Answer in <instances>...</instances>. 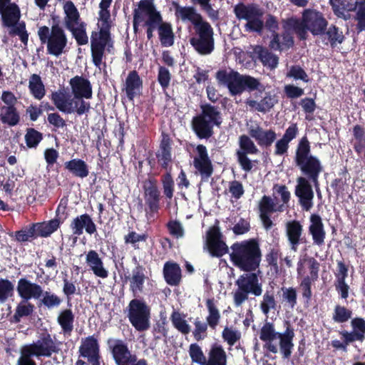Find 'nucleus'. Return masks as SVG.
I'll list each match as a JSON object with an SVG mask.
<instances>
[{
	"label": "nucleus",
	"mask_w": 365,
	"mask_h": 365,
	"mask_svg": "<svg viewBox=\"0 0 365 365\" xmlns=\"http://www.w3.org/2000/svg\"><path fill=\"white\" fill-rule=\"evenodd\" d=\"M86 262L90 270L98 277L105 279L108 277V271L104 267L102 258L93 250H89L86 255Z\"/></svg>",
	"instance_id": "nucleus-39"
},
{
	"label": "nucleus",
	"mask_w": 365,
	"mask_h": 365,
	"mask_svg": "<svg viewBox=\"0 0 365 365\" xmlns=\"http://www.w3.org/2000/svg\"><path fill=\"white\" fill-rule=\"evenodd\" d=\"M29 89L35 99L41 100L46 95L45 86L38 74L34 73L30 76Z\"/></svg>",
	"instance_id": "nucleus-51"
},
{
	"label": "nucleus",
	"mask_w": 365,
	"mask_h": 365,
	"mask_svg": "<svg viewBox=\"0 0 365 365\" xmlns=\"http://www.w3.org/2000/svg\"><path fill=\"white\" fill-rule=\"evenodd\" d=\"M247 130L250 136L261 148H270L277 138V133L274 129H264L257 122L248 125Z\"/></svg>",
	"instance_id": "nucleus-26"
},
{
	"label": "nucleus",
	"mask_w": 365,
	"mask_h": 365,
	"mask_svg": "<svg viewBox=\"0 0 365 365\" xmlns=\"http://www.w3.org/2000/svg\"><path fill=\"white\" fill-rule=\"evenodd\" d=\"M285 330L284 332H278L275 330L272 322H266L259 331V339L264 342L263 349L273 354L278 351L277 346L273 341L279 339V349L284 359L291 356L294 347L293 339L295 334L292 326L289 321H284Z\"/></svg>",
	"instance_id": "nucleus-3"
},
{
	"label": "nucleus",
	"mask_w": 365,
	"mask_h": 365,
	"mask_svg": "<svg viewBox=\"0 0 365 365\" xmlns=\"http://www.w3.org/2000/svg\"><path fill=\"white\" fill-rule=\"evenodd\" d=\"M35 306L29 300L21 299L15 309L14 315L11 317V323H19L23 317H27L33 314Z\"/></svg>",
	"instance_id": "nucleus-47"
},
{
	"label": "nucleus",
	"mask_w": 365,
	"mask_h": 365,
	"mask_svg": "<svg viewBox=\"0 0 365 365\" xmlns=\"http://www.w3.org/2000/svg\"><path fill=\"white\" fill-rule=\"evenodd\" d=\"M50 98L56 108L66 114L76 113L81 116L89 113L91 108L90 102L85 100L73 101L74 107H73V101H67L65 91L63 90L52 92Z\"/></svg>",
	"instance_id": "nucleus-20"
},
{
	"label": "nucleus",
	"mask_w": 365,
	"mask_h": 365,
	"mask_svg": "<svg viewBox=\"0 0 365 365\" xmlns=\"http://www.w3.org/2000/svg\"><path fill=\"white\" fill-rule=\"evenodd\" d=\"M252 57L260 61L263 66L270 70L275 69L279 64V57L274 54L268 48L261 45L254 46Z\"/></svg>",
	"instance_id": "nucleus-37"
},
{
	"label": "nucleus",
	"mask_w": 365,
	"mask_h": 365,
	"mask_svg": "<svg viewBox=\"0 0 365 365\" xmlns=\"http://www.w3.org/2000/svg\"><path fill=\"white\" fill-rule=\"evenodd\" d=\"M43 138L42 133L33 128H27L25 135L26 144L29 148H36Z\"/></svg>",
	"instance_id": "nucleus-62"
},
{
	"label": "nucleus",
	"mask_w": 365,
	"mask_h": 365,
	"mask_svg": "<svg viewBox=\"0 0 365 365\" xmlns=\"http://www.w3.org/2000/svg\"><path fill=\"white\" fill-rule=\"evenodd\" d=\"M0 120L4 124L15 126L20 121V115L15 106H3L0 114Z\"/></svg>",
	"instance_id": "nucleus-53"
},
{
	"label": "nucleus",
	"mask_w": 365,
	"mask_h": 365,
	"mask_svg": "<svg viewBox=\"0 0 365 365\" xmlns=\"http://www.w3.org/2000/svg\"><path fill=\"white\" fill-rule=\"evenodd\" d=\"M9 235L16 242L21 245H26L27 242L36 239V235L32 223L22 227L19 230L10 232Z\"/></svg>",
	"instance_id": "nucleus-49"
},
{
	"label": "nucleus",
	"mask_w": 365,
	"mask_h": 365,
	"mask_svg": "<svg viewBox=\"0 0 365 365\" xmlns=\"http://www.w3.org/2000/svg\"><path fill=\"white\" fill-rule=\"evenodd\" d=\"M294 162L301 171L307 176L297 179L294 194L298 197L299 203L303 210L309 211L313 207L314 191L309 180L315 185H318L319 174L322 171L320 160L311 155L310 143L307 136L302 137L297 145Z\"/></svg>",
	"instance_id": "nucleus-1"
},
{
	"label": "nucleus",
	"mask_w": 365,
	"mask_h": 365,
	"mask_svg": "<svg viewBox=\"0 0 365 365\" xmlns=\"http://www.w3.org/2000/svg\"><path fill=\"white\" fill-rule=\"evenodd\" d=\"M195 150L197 155L193 159V166L200 175L201 180L207 181L212 176L214 168L207 148L205 145L200 144L197 145Z\"/></svg>",
	"instance_id": "nucleus-25"
},
{
	"label": "nucleus",
	"mask_w": 365,
	"mask_h": 365,
	"mask_svg": "<svg viewBox=\"0 0 365 365\" xmlns=\"http://www.w3.org/2000/svg\"><path fill=\"white\" fill-rule=\"evenodd\" d=\"M74 101L91 99L93 96L92 85L83 76H75L69 81Z\"/></svg>",
	"instance_id": "nucleus-32"
},
{
	"label": "nucleus",
	"mask_w": 365,
	"mask_h": 365,
	"mask_svg": "<svg viewBox=\"0 0 365 365\" xmlns=\"http://www.w3.org/2000/svg\"><path fill=\"white\" fill-rule=\"evenodd\" d=\"M238 143L240 149L236 151L237 162L244 171L250 172L253 168V164L247 155H256L259 150L250 135H240Z\"/></svg>",
	"instance_id": "nucleus-21"
},
{
	"label": "nucleus",
	"mask_w": 365,
	"mask_h": 365,
	"mask_svg": "<svg viewBox=\"0 0 365 365\" xmlns=\"http://www.w3.org/2000/svg\"><path fill=\"white\" fill-rule=\"evenodd\" d=\"M319 269L320 263L314 257L305 255L297 262V278L308 277L311 281H317L319 278Z\"/></svg>",
	"instance_id": "nucleus-31"
},
{
	"label": "nucleus",
	"mask_w": 365,
	"mask_h": 365,
	"mask_svg": "<svg viewBox=\"0 0 365 365\" xmlns=\"http://www.w3.org/2000/svg\"><path fill=\"white\" fill-rule=\"evenodd\" d=\"M283 205H278L269 195H263L258 203L259 218L263 227L269 230L273 226L270 215L275 212H282Z\"/></svg>",
	"instance_id": "nucleus-29"
},
{
	"label": "nucleus",
	"mask_w": 365,
	"mask_h": 365,
	"mask_svg": "<svg viewBox=\"0 0 365 365\" xmlns=\"http://www.w3.org/2000/svg\"><path fill=\"white\" fill-rule=\"evenodd\" d=\"M352 311L344 306L337 304L335 306L332 319L336 323H345L351 318Z\"/></svg>",
	"instance_id": "nucleus-60"
},
{
	"label": "nucleus",
	"mask_w": 365,
	"mask_h": 365,
	"mask_svg": "<svg viewBox=\"0 0 365 365\" xmlns=\"http://www.w3.org/2000/svg\"><path fill=\"white\" fill-rule=\"evenodd\" d=\"M287 21L288 19L282 21L283 31L279 34V24L277 18L271 14L267 15L264 28L271 33L269 42L270 50L283 51L294 46V37L291 32L292 27L287 25Z\"/></svg>",
	"instance_id": "nucleus-9"
},
{
	"label": "nucleus",
	"mask_w": 365,
	"mask_h": 365,
	"mask_svg": "<svg viewBox=\"0 0 365 365\" xmlns=\"http://www.w3.org/2000/svg\"><path fill=\"white\" fill-rule=\"evenodd\" d=\"M69 227L73 235H75V241H76L78 237L83 234L84 230L89 235H94L96 236L98 235L97 225L92 217L88 213H83L73 218Z\"/></svg>",
	"instance_id": "nucleus-28"
},
{
	"label": "nucleus",
	"mask_w": 365,
	"mask_h": 365,
	"mask_svg": "<svg viewBox=\"0 0 365 365\" xmlns=\"http://www.w3.org/2000/svg\"><path fill=\"white\" fill-rule=\"evenodd\" d=\"M170 170H171V167H170ZM160 181L165 197L168 200H172L175 192V182L170 170L167 171L161 176Z\"/></svg>",
	"instance_id": "nucleus-55"
},
{
	"label": "nucleus",
	"mask_w": 365,
	"mask_h": 365,
	"mask_svg": "<svg viewBox=\"0 0 365 365\" xmlns=\"http://www.w3.org/2000/svg\"><path fill=\"white\" fill-rule=\"evenodd\" d=\"M133 19V31L138 32V27L142 26L146 29V36L148 41H151L154 36V31L158 29L163 24V19L154 4V0H140L138 8L134 9Z\"/></svg>",
	"instance_id": "nucleus-7"
},
{
	"label": "nucleus",
	"mask_w": 365,
	"mask_h": 365,
	"mask_svg": "<svg viewBox=\"0 0 365 365\" xmlns=\"http://www.w3.org/2000/svg\"><path fill=\"white\" fill-rule=\"evenodd\" d=\"M128 318L132 326L138 331L150 328V308L145 301L132 299L128 304Z\"/></svg>",
	"instance_id": "nucleus-18"
},
{
	"label": "nucleus",
	"mask_w": 365,
	"mask_h": 365,
	"mask_svg": "<svg viewBox=\"0 0 365 365\" xmlns=\"http://www.w3.org/2000/svg\"><path fill=\"white\" fill-rule=\"evenodd\" d=\"M0 15L4 26H14L19 21L21 17L20 9L16 4L13 3L9 4L8 8L3 10Z\"/></svg>",
	"instance_id": "nucleus-46"
},
{
	"label": "nucleus",
	"mask_w": 365,
	"mask_h": 365,
	"mask_svg": "<svg viewBox=\"0 0 365 365\" xmlns=\"http://www.w3.org/2000/svg\"><path fill=\"white\" fill-rule=\"evenodd\" d=\"M67 217L66 207L62 209L58 205L56 210V216L53 219L41 222H32L33 227L36 235V239L40 237L46 238L58 230Z\"/></svg>",
	"instance_id": "nucleus-23"
},
{
	"label": "nucleus",
	"mask_w": 365,
	"mask_h": 365,
	"mask_svg": "<svg viewBox=\"0 0 365 365\" xmlns=\"http://www.w3.org/2000/svg\"><path fill=\"white\" fill-rule=\"evenodd\" d=\"M287 25L292 27V31L299 40L304 41L307 39L309 31L314 36L323 34L329 26V21L322 12L314 9H305L301 19L288 18Z\"/></svg>",
	"instance_id": "nucleus-4"
},
{
	"label": "nucleus",
	"mask_w": 365,
	"mask_h": 365,
	"mask_svg": "<svg viewBox=\"0 0 365 365\" xmlns=\"http://www.w3.org/2000/svg\"><path fill=\"white\" fill-rule=\"evenodd\" d=\"M42 297L40 302L48 309L58 307L63 302L59 296L51 292H43Z\"/></svg>",
	"instance_id": "nucleus-58"
},
{
	"label": "nucleus",
	"mask_w": 365,
	"mask_h": 365,
	"mask_svg": "<svg viewBox=\"0 0 365 365\" xmlns=\"http://www.w3.org/2000/svg\"><path fill=\"white\" fill-rule=\"evenodd\" d=\"M277 302L275 299L273 290H266L262 296V300L260 302L259 307L262 312L267 315L271 310L277 309Z\"/></svg>",
	"instance_id": "nucleus-54"
},
{
	"label": "nucleus",
	"mask_w": 365,
	"mask_h": 365,
	"mask_svg": "<svg viewBox=\"0 0 365 365\" xmlns=\"http://www.w3.org/2000/svg\"><path fill=\"white\" fill-rule=\"evenodd\" d=\"M63 283L62 292L66 297L67 303L69 304L72 297L74 294H79L81 289L80 287L76 285V282H72L68 279L66 274L65 277H63Z\"/></svg>",
	"instance_id": "nucleus-59"
},
{
	"label": "nucleus",
	"mask_w": 365,
	"mask_h": 365,
	"mask_svg": "<svg viewBox=\"0 0 365 365\" xmlns=\"http://www.w3.org/2000/svg\"><path fill=\"white\" fill-rule=\"evenodd\" d=\"M132 261L135 266L125 277L130 282V290L135 295L143 292L144 284L148 277L145 274V268L139 263L136 257H133Z\"/></svg>",
	"instance_id": "nucleus-30"
},
{
	"label": "nucleus",
	"mask_w": 365,
	"mask_h": 365,
	"mask_svg": "<svg viewBox=\"0 0 365 365\" xmlns=\"http://www.w3.org/2000/svg\"><path fill=\"white\" fill-rule=\"evenodd\" d=\"M233 12L238 20L246 21L255 17V16H263L264 14L263 9L255 3L245 4L240 2L234 6Z\"/></svg>",
	"instance_id": "nucleus-40"
},
{
	"label": "nucleus",
	"mask_w": 365,
	"mask_h": 365,
	"mask_svg": "<svg viewBox=\"0 0 365 365\" xmlns=\"http://www.w3.org/2000/svg\"><path fill=\"white\" fill-rule=\"evenodd\" d=\"M222 338L230 346H232L241 339V333L232 327H225L222 332Z\"/></svg>",
	"instance_id": "nucleus-63"
},
{
	"label": "nucleus",
	"mask_w": 365,
	"mask_h": 365,
	"mask_svg": "<svg viewBox=\"0 0 365 365\" xmlns=\"http://www.w3.org/2000/svg\"><path fill=\"white\" fill-rule=\"evenodd\" d=\"M143 88V81L138 71L135 70L130 71L122 89L125 92L128 99L130 101H133L135 97L141 95Z\"/></svg>",
	"instance_id": "nucleus-35"
},
{
	"label": "nucleus",
	"mask_w": 365,
	"mask_h": 365,
	"mask_svg": "<svg viewBox=\"0 0 365 365\" xmlns=\"http://www.w3.org/2000/svg\"><path fill=\"white\" fill-rule=\"evenodd\" d=\"M235 282L237 289L233 294V300L235 306H241L252 294L259 297L262 294V284L259 282L260 269L256 272H243Z\"/></svg>",
	"instance_id": "nucleus-10"
},
{
	"label": "nucleus",
	"mask_w": 365,
	"mask_h": 365,
	"mask_svg": "<svg viewBox=\"0 0 365 365\" xmlns=\"http://www.w3.org/2000/svg\"><path fill=\"white\" fill-rule=\"evenodd\" d=\"M276 103L274 96L271 95L270 93H265V96L262 98L259 101L255 99H247L246 101L247 106H248L252 110L258 111L262 113H266L269 111Z\"/></svg>",
	"instance_id": "nucleus-45"
},
{
	"label": "nucleus",
	"mask_w": 365,
	"mask_h": 365,
	"mask_svg": "<svg viewBox=\"0 0 365 365\" xmlns=\"http://www.w3.org/2000/svg\"><path fill=\"white\" fill-rule=\"evenodd\" d=\"M100 19L102 26L98 32L93 31L91 36V52L92 62L95 66L100 68L103 63L105 51L110 53L113 48V40L111 37L110 14L108 8H100Z\"/></svg>",
	"instance_id": "nucleus-5"
},
{
	"label": "nucleus",
	"mask_w": 365,
	"mask_h": 365,
	"mask_svg": "<svg viewBox=\"0 0 365 365\" xmlns=\"http://www.w3.org/2000/svg\"><path fill=\"white\" fill-rule=\"evenodd\" d=\"M160 44L163 47H170L174 44L175 33L171 23L163 21L158 31Z\"/></svg>",
	"instance_id": "nucleus-48"
},
{
	"label": "nucleus",
	"mask_w": 365,
	"mask_h": 365,
	"mask_svg": "<svg viewBox=\"0 0 365 365\" xmlns=\"http://www.w3.org/2000/svg\"><path fill=\"white\" fill-rule=\"evenodd\" d=\"M170 320L173 327L181 334H187L190 333V326L180 312L173 311L170 315Z\"/></svg>",
	"instance_id": "nucleus-57"
},
{
	"label": "nucleus",
	"mask_w": 365,
	"mask_h": 365,
	"mask_svg": "<svg viewBox=\"0 0 365 365\" xmlns=\"http://www.w3.org/2000/svg\"><path fill=\"white\" fill-rule=\"evenodd\" d=\"M222 237L218 226H212L207 232V247L212 257H221L228 253V246Z\"/></svg>",
	"instance_id": "nucleus-27"
},
{
	"label": "nucleus",
	"mask_w": 365,
	"mask_h": 365,
	"mask_svg": "<svg viewBox=\"0 0 365 365\" xmlns=\"http://www.w3.org/2000/svg\"><path fill=\"white\" fill-rule=\"evenodd\" d=\"M16 291L21 299L26 300H30L32 298L38 299L43 293V289L40 284L32 282L26 277L18 280Z\"/></svg>",
	"instance_id": "nucleus-33"
},
{
	"label": "nucleus",
	"mask_w": 365,
	"mask_h": 365,
	"mask_svg": "<svg viewBox=\"0 0 365 365\" xmlns=\"http://www.w3.org/2000/svg\"><path fill=\"white\" fill-rule=\"evenodd\" d=\"M59 343L56 342L48 333L41 335L36 342L26 344L20 349V356L29 361L37 365L33 357H51L53 354H58L61 349Z\"/></svg>",
	"instance_id": "nucleus-11"
},
{
	"label": "nucleus",
	"mask_w": 365,
	"mask_h": 365,
	"mask_svg": "<svg viewBox=\"0 0 365 365\" xmlns=\"http://www.w3.org/2000/svg\"><path fill=\"white\" fill-rule=\"evenodd\" d=\"M78 353V359L81 357L87 359V361L91 365L103 362L98 342V335L93 334L82 338Z\"/></svg>",
	"instance_id": "nucleus-22"
},
{
	"label": "nucleus",
	"mask_w": 365,
	"mask_h": 365,
	"mask_svg": "<svg viewBox=\"0 0 365 365\" xmlns=\"http://www.w3.org/2000/svg\"><path fill=\"white\" fill-rule=\"evenodd\" d=\"M163 276L170 286H178L182 280V270L177 262H166L163 266Z\"/></svg>",
	"instance_id": "nucleus-43"
},
{
	"label": "nucleus",
	"mask_w": 365,
	"mask_h": 365,
	"mask_svg": "<svg viewBox=\"0 0 365 365\" xmlns=\"http://www.w3.org/2000/svg\"><path fill=\"white\" fill-rule=\"evenodd\" d=\"M352 135L355 140L354 143V149L358 155H361L364 153L365 155V127L356 124L352 128Z\"/></svg>",
	"instance_id": "nucleus-52"
},
{
	"label": "nucleus",
	"mask_w": 365,
	"mask_h": 365,
	"mask_svg": "<svg viewBox=\"0 0 365 365\" xmlns=\"http://www.w3.org/2000/svg\"><path fill=\"white\" fill-rule=\"evenodd\" d=\"M188 353L192 362L199 365H227V353L222 345L217 342L210 344L207 357L197 343L189 346Z\"/></svg>",
	"instance_id": "nucleus-13"
},
{
	"label": "nucleus",
	"mask_w": 365,
	"mask_h": 365,
	"mask_svg": "<svg viewBox=\"0 0 365 365\" xmlns=\"http://www.w3.org/2000/svg\"><path fill=\"white\" fill-rule=\"evenodd\" d=\"M324 45L330 46L331 48H334L338 44L344 42L345 36L343 31L335 24H330L325 29L323 34L319 35Z\"/></svg>",
	"instance_id": "nucleus-42"
},
{
	"label": "nucleus",
	"mask_w": 365,
	"mask_h": 365,
	"mask_svg": "<svg viewBox=\"0 0 365 365\" xmlns=\"http://www.w3.org/2000/svg\"><path fill=\"white\" fill-rule=\"evenodd\" d=\"M145 217L154 221L160 210L161 192L154 178L145 180L143 185Z\"/></svg>",
	"instance_id": "nucleus-17"
},
{
	"label": "nucleus",
	"mask_w": 365,
	"mask_h": 365,
	"mask_svg": "<svg viewBox=\"0 0 365 365\" xmlns=\"http://www.w3.org/2000/svg\"><path fill=\"white\" fill-rule=\"evenodd\" d=\"M63 9L65 14L64 25L75 38L78 46H83L88 43L86 33V24L81 19L80 13L71 1L64 3Z\"/></svg>",
	"instance_id": "nucleus-14"
},
{
	"label": "nucleus",
	"mask_w": 365,
	"mask_h": 365,
	"mask_svg": "<svg viewBox=\"0 0 365 365\" xmlns=\"http://www.w3.org/2000/svg\"><path fill=\"white\" fill-rule=\"evenodd\" d=\"M200 113L191 121L192 129L199 139H209L213 134L215 125L222 123L220 109L218 106L205 103L200 105Z\"/></svg>",
	"instance_id": "nucleus-8"
},
{
	"label": "nucleus",
	"mask_w": 365,
	"mask_h": 365,
	"mask_svg": "<svg viewBox=\"0 0 365 365\" xmlns=\"http://www.w3.org/2000/svg\"><path fill=\"white\" fill-rule=\"evenodd\" d=\"M354 19L356 21V29L357 32L365 31V0L360 1Z\"/></svg>",
	"instance_id": "nucleus-64"
},
{
	"label": "nucleus",
	"mask_w": 365,
	"mask_h": 365,
	"mask_svg": "<svg viewBox=\"0 0 365 365\" xmlns=\"http://www.w3.org/2000/svg\"><path fill=\"white\" fill-rule=\"evenodd\" d=\"M171 140L168 135L163 134L160 143V149L156 153V158L160 167L167 170L172 163Z\"/></svg>",
	"instance_id": "nucleus-41"
},
{
	"label": "nucleus",
	"mask_w": 365,
	"mask_h": 365,
	"mask_svg": "<svg viewBox=\"0 0 365 365\" xmlns=\"http://www.w3.org/2000/svg\"><path fill=\"white\" fill-rule=\"evenodd\" d=\"M205 305L208 312L206 317V322H202L200 318H196L194 322L195 329L192 331V335L196 341H200L205 339L207 336L208 327L215 330L218 326L221 314L217 308L214 298L207 299Z\"/></svg>",
	"instance_id": "nucleus-16"
},
{
	"label": "nucleus",
	"mask_w": 365,
	"mask_h": 365,
	"mask_svg": "<svg viewBox=\"0 0 365 365\" xmlns=\"http://www.w3.org/2000/svg\"><path fill=\"white\" fill-rule=\"evenodd\" d=\"M309 234L312 236L313 245L322 247L325 242L326 231L322 219L318 214L309 217Z\"/></svg>",
	"instance_id": "nucleus-36"
},
{
	"label": "nucleus",
	"mask_w": 365,
	"mask_h": 365,
	"mask_svg": "<svg viewBox=\"0 0 365 365\" xmlns=\"http://www.w3.org/2000/svg\"><path fill=\"white\" fill-rule=\"evenodd\" d=\"M38 36L42 44H46L47 53L59 56L67 46L68 38L63 29L58 24H54L51 28L46 26L38 27Z\"/></svg>",
	"instance_id": "nucleus-12"
},
{
	"label": "nucleus",
	"mask_w": 365,
	"mask_h": 365,
	"mask_svg": "<svg viewBox=\"0 0 365 365\" xmlns=\"http://www.w3.org/2000/svg\"><path fill=\"white\" fill-rule=\"evenodd\" d=\"M282 302L284 306H287L291 309H294L297 304V292L294 287H282Z\"/></svg>",
	"instance_id": "nucleus-56"
},
{
	"label": "nucleus",
	"mask_w": 365,
	"mask_h": 365,
	"mask_svg": "<svg viewBox=\"0 0 365 365\" xmlns=\"http://www.w3.org/2000/svg\"><path fill=\"white\" fill-rule=\"evenodd\" d=\"M74 314L71 309H65L60 312L57 322L65 335H71L73 329Z\"/></svg>",
	"instance_id": "nucleus-50"
},
{
	"label": "nucleus",
	"mask_w": 365,
	"mask_h": 365,
	"mask_svg": "<svg viewBox=\"0 0 365 365\" xmlns=\"http://www.w3.org/2000/svg\"><path fill=\"white\" fill-rule=\"evenodd\" d=\"M64 168L73 176L83 179L89 175V166L82 159L74 158L66 161L64 163Z\"/></svg>",
	"instance_id": "nucleus-44"
},
{
	"label": "nucleus",
	"mask_w": 365,
	"mask_h": 365,
	"mask_svg": "<svg viewBox=\"0 0 365 365\" xmlns=\"http://www.w3.org/2000/svg\"><path fill=\"white\" fill-rule=\"evenodd\" d=\"M351 331L342 330L339 334L342 341L335 339L331 341V345L336 349L347 351V346L350 344L358 341L363 342L365 339V319L361 317H355L351 321Z\"/></svg>",
	"instance_id": "nucleus-19"
},
{
	"label": "nucleus",
	"mask_w": 365,
	"mask_h": 365,
	"mask_svg": "<svg viewBox=\"0 0 365 365\" xmlns=\"http://www.w3.org/2000/svg\"><path fill=\"white\" fill-rule=\"evenodd\" d=\"M230 260L241 272L260 269L262 252L257 238L234 242L230 247Z\"/></svg>",
	"instance_id": "nucleus-2"
},
{
	"label": "nucleus",
	"mask_w": 365,
	"mask_h": 365,
	"mask_svg": "<svg viewBox=\"0 0 365 365\" xmlns=\"http://www.w3.org/2000/svg\"><path fill=\"white\" fill-rule=\"evenodd\" d=\"M285 234L291 250L297 252L300 245L308 242L302 223L297 220L287 221Z\"/></svg>",
	"instance_id": "nucleus-24"
},
{
	"label": "nucleus",
	"mask_w": 365,
	"mask_h": 365,
	"mask_svg": "<svg viewBox=\"0 0 365 365\" xmlns=\"http://www.w3.org/2000/svg\"><path fill=\"white\" fill-rule=\"evenodd\" d=\"M216 78L219 83L226 86L231 96L241 95L243 92L256 91L255 98H258L259 93L264 92L265 87L260 81L249 75H242L233 70H219L216 73Z\"/></svg>",
	"instance_id": "nucleus-6"
},
{
	"label": "nucleus",
	"mask_w": 365,
	"mask_h": 365,
	"mask_svg": "<svg viewBox=\"0 0 365 365\" xmlns=\"http://www.w3.org/2000/svg\"><path fill=\"white\" fill-rule=\"evenodd\" d=\"M194 34L190 38V43L202 56L210 54L215 49L214 31L209 22L193 28Z\"/></svg>",
	"instance_id": "nucleus-15"
},
{
	"label": "nucleus",
	"mask_w": 365,
	"mask_h": 365,
	"mask_svg": "<svg viewBox=\"0 0 365 365\" xmlns=\"http://www.w3.org/2000/svg\"><path fill=\"white\" fill-rule=\"evenodd\" d=\"M14 290V286L10 280L0 278V303H5L9 297H12Z\"/></svg>",
	"instance_id": "nucleus-61"
},
{
	"label": "nucleus",
	"mask_w": 365,
	"mask_h": 365,
	"mask_svg": "<svg viewBox=\"0 0 365 365\" xmlns=\"http://www.w3.org/2000/svg\"><path fill=\"white\" fill-rule=\"evenodd\" d=\"M107 344L110 349L111 354L116 365H125L128 358L129 349L126 343L121 339H108Z\"/></svg>",
	"instance_id": "nucleus-38"
},
{
	"label": "nucleus",
	"mask_w": 365,
	"mask_h": 365,
	"mask_svg": "<svg viewBox=\"0 0 365 365\" xmlns=\"http://www.w3.org/2000/svg\"><path fill=\"white\" fill-rule=\"evenodd\" d=\"M172 5L175 9V17L183 22L190 21L193 25V28L205 21L202 16L193 6H181L177 1H173Z\"/></svg>",
	"instance_id": "nucleus-34"
}]
</instances>
